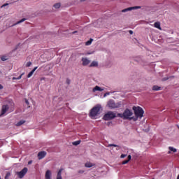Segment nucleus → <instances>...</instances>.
<instances>
[{
  "instance_id": "f257e3e1",
  "label": "nucleus",
  "mask_w": 179,
  "mask_h": 179,
  "mask_svg": "<svg viewBox=\"0 0 179 179\" xmlns=\"http://www.w3.org/2000/svg\"><path fill=\"white\" fill-rule=\"evenodd\" d=\"M134 115V113L129 110V109H126L123 114L122 113H119V117L120 118H123V120H134V121H137V117H132Z\"/></svg>"
},
{
  "instance_id": "f03ea898",
  "label": "nucleus",
  "mask_w": 179,
  "mask_h": 179,
  "mask_svg": "<svg viewBox=\"0 0 179 179\" xmlns=\"http://www.w3.org/2000/svg\"><path fill=\"white\" fill-rule=\"evenodd\" d=\"M133 110L134 111V114L136 115V117H134V118H142V117H143V114L145 113V111H143V109L139 106L136 107L134 106L133 107Z\"/></svg>"
},
{
  "instance_id": "7ed1b4c3",
  "label": "nucleus",
  "mask_w": 179,
  "mask_h": 179,
  "mask_svg": "<svg viewBox=\"0 0 179 179\" xmlns=\"http://www.w3.org/2000/svg\"><path fill=\"white\" fill-rule=\"evenodd\" d=\"M100 108H101V106L100 105H96L95 107H94L90 111V117H92V118L97 117V115H99V113L100 112Z\"/></svg>"
},
{
  "instance_id": "20e7f679",
  "label": "nucleus",
  "mask_w": 179,
  "mask_h": 179,
  "mask_svg": "<svg viewBox=\"0 0 179 179\" xmlns=\"http://www.w3.org/2000/svg\"><path fill=\"white\" fill-rule=\"evenodd\" d=\"M117 117V114L113 111H108L103 115V120L105 121H110V120H114Z\"/></svg>"
},
{
  "instance_id": "39448f33",
  "label": "nucleus",
  "mask_w": 179,
  "mask_h": 179,
  "mask_svg": "<svg viewBox=\"0 0 179 179\" xmlns=\"http://www.w3.org/2000/svg\"><path fill=\"white\" fill-rule=\"evenodd\" d=\"M108 106L109 108H120L121 107V102L115 103L114 100H110L108 102Z\"/></svg>"
},
{
  "instance_id": "423d86ee",
  "label": "nucleus",
  "mask_w": 179,
  "mask_h": 179,
  "mask_svg": "<svg viewBox=\"0 0 179 179\" xmlns=\"http://www.w3.org/2000/svg\"><path fill=\"white\" fill-rule=\"evenodd\" d=\"M28 169L27 167H24L22 171H20V172H17V176L20 178H23V177H24V176H26V174L27 173Z\"/></svg>"
},
{
  "instance_id": "0eeeda50",
  "label": "nucleus",
  "mask_w": 179,
  "mask_h": 179,
  "mask_svg": "<svg viewBox=\"0 0 179 179\" xmlns=\"http://www.w3.org/2000/svg\"><path fill=\"white\" fill-rule=\"evenodd\" d=\"M8 111H9V106L3 105L1 108V113L0 115V117H2V115H5V114H6Z\"/></svg>"
},
{
  "instance_id": "6e6552de",
  "label": "nucleus",
  "mask_w": 179,
  "mask_h": 179,
  "mask_svg": "<svg viewBox=\"0 0 179 179\" xmlns=\"http://www.w3.org/2000/svg\"><path fill=\"white\" fill-rule=\"evenodd\" d=\"M135 9H141V6L129 7L127 8L123 9L122 12L123 13H125V12H129L130 10H135Z\"/></svg>"
},
{
  "instance_id": "1a4fd4ad",
  "label": "nucleus",
  "mask_w": 179,
  "mask_h": 179,
  "mask_svg": "<svg viewBox=\"0 0 179 179\" xmlns=\"http://www.w3.org/2000/svg\"><path fill=\"white\" fill-rule=\"evenodd\" d=\"M47 155V152L45 151H41L38 153V157L39 160H41V159H44L45 156Z\"/></svg>"
},
{
  "instance_id": "9d476101",
  "label": "nucleus",
  "mask_w": 179,
  "mask_h": 179,
  "mask_svg": "<svg viewBox=\"0 0 179 179\" xmlns=\"http://www.w3.org/2000/svg\"><path fill=\"white\" fill-rule=\"evenodd\" d=\"M82 62L83 66H87L89 64H90V60L87 59V57H83L82 58Z\"/></svg>"
},
{
  "instance_id": "9b49d317",
  "label": "nucleus",
  "mask_w": 179,
  "mask_h": 179,
  "mask_svg": "<svg viewBox=\"0 0 179 179\" xmlns=\"http://www.w3.org/2000/svg\"><path fill=\"white\" fill-rule=\"evenodd\" d=\"M52 173L51 172V171L48 170L46 171L45 174V179H52Z\"/></svg>"
},
{
  "instance_id": "f8f14e48",
  "label": "nucleus",
  "mask_w": 179,
  "mask_h": 179,
  "mask_svg": "<svg viewBox=\"0 0 179 179\" xmlns=\"http://www.w3.org/2000/svg\"><path fill=\"white\" fill-rule=\"evenodd\" d=\"M104 90L103 88L100 87L99 86H95V87L93 88L92 92L93 93H96V92H103Z\"/></svg>"
},
{
  "instance_id": "ddd939ff",
  "label": "nucleus",
  "mask_w": 179,
  "mask_h": 179,
  "mask_svg": "<svg viewBox=\"0 0 179 179\" xmlns=\"http://www.w3.org/2000/svg\"><path fill=\"white\" fill-rule=\"evenodd\" d=\"M64 169H60L59 170V171L57 172V179H62V171H63Z\"/></svg>"
},
{
  "instance_id": "4468645a",
  "label": "nucleus",
  "mask_w": 179,
  "mask_h": 179,
  "mask_svg": "<svg viewBox=\"0 0 179 179\" xmlns=\"http://www.w3.org/2000/svg\"><path fill=\"white\" fill-rule=\"evenodd\" d=\"M37 66L34 67L33 69V70L29 73V74L27 75V78H31V76H33V74L34 73V72H36V70L37 69Z\"/></svg>"
},
{
  "instance_id": "2eb2a0df",
  "label": "nucleus",
  "mask_w": 179,
  "mask_h": 179,
  "mask_svg": "<svg viewBox=\"0 0 179 179\" xmlns=\"http://www.w3.org/2000/svg\"><path fill=\"white\" fill-rule=\"evenodd\" d=\"M132 159V157L131 155H128V159H126L122 162V164H127V163H129V161Z\"/></svg>"
},
{
  "instance_id": "dca6fc26",
  "label": "nucleus",
  "mask_w": 179,
  "mask_h": 179,
  "mask_svg": "<svg viewBox=\"0 0 179 179\" xmlns=\"http://www.w3.org/2000/svg\"><path fill=\"white\" fill-rule=\"evenodd\" d=\"M154 27L159 29V30H162V27H160V23L159 22H155Z\"/></svg>"
},
{
  "instance_id": "f3484780",
  "label": "nucleus",
  "mask_w": 179,
  "mask_h": 179,
  "mask_svg": "<svg viewBox=\"0 0 179 179\" xmlns=\"http://www.w3.org/2000/svg\"><path fill=\"white\" fill-rule=\"evenodd\" d=\"M90 66L91 67V68H93V67H94V66H99V62H92V63H91V64L90 65Z\"/></svg>"
},
{
  "instance_id": "a211bd4d",
  "label": "nucleus",
  "mask_w": 179,
  "mask_h": 179,
  "mask_svg": "<svg viewBox=\"0 0 179 179\" xmlns=\"http://www.w3.org/2000/svg\"><path fill=\"white\" fill-rule=\"evenodd\" d=\"M24 122H26V120H20V122L16 123V127H20V126L23 125V124H24Z\"/></svg>"
},
{
  "instance_id": "6ab92c4d",
  "label": "nucleus",
  "mask_w": 179,
  "mask_h": 179,
  "mask_svg": "<svg viewBox=\"0 0 179 179\" xmlns=\"http://www.w3.org/2000/svg\"><path fill=\"white\" fill-rule=\"evenodd\" d=\"M162 87L157 86V85H154L152 87V90H155V92H157L159 90H161Z\"/></svg>"
},
{
  "instance_id": "aec40b11",
  "label": "nucleus",
  "mask_w": 179,
  "mask_h": 179,
  "mask_svg": "<svg viewBox=\"0 0 179 179\" xmlns=\"http://www.w3.org/2000/svg\"><path fill=\"white\" fill-rule=\"evenodd\" d=\"M171 152H173V153H176L177 152V149L173 148V147H169V153H171Z\"/></svg>"
},
{
  "instance_id": "412c9836",
  "label": "nucleus",
  "mask_w": 179,
  "mask_h": 179,
  "mask_svg": "<svg viewBox=\"0 0 179 179\" xmlns=\"http://www.w3.org/2000/svg\"><path fill=\"white\" fill-rule=\"evenodd\" d=\"M26 18H22V20H20V21L17 22L14 26H16V24H20V23H23V22H25Z\"/></svg>"
},
{
  "instance_id": "4be33fe9",
  "label": "nucleus",
  "mask_w": 179,
  "mask_h": 179,
  "mask_svg": "<svg viewBox=\"0 0 179 179\" xmlns=\"http://www.w3.org/2000/svg\"><path fill=\"white\" fill-rule=\"evenodd\" d=\"M54 8H55V9H59V8H61V3H55L54 5Z\"/></svg>"
},
{
  "instance_id": "5701e85b",
  "label": "nucleus",
  "mask_w": 179,
  "mask_h": 179,
  "mask_svg": "<svg viewBox=\"0 0 179 179\" xmlns=\"http://www.w3.org/2000/svg\"><path fill=\"white\" fill-rule=\"evenodd\" d=\"M85 167H87L88 169H90V167H93V164L90 162H87L85 164Z\"/></svg>"
},
{
  "instance_id": "b1692460",
  "label": "nucleus",
  "mask_w": 179,
  "mask_h": 179,
  "mask_svg": "<svg viewBox=\"0 0 179 179\" xmlns=\"http://www.w3.org/2000/svg\"><path fill=\"white\" fill-rule=\"evenodd\" d=\"M80 141H74V142L73 143V145L74 146H78V145H80Z\"/></svg>"
},
{
  "instance_id": "393cba45",
  "label": "nucleus",
  "mask_w": 179,
  "mask_h": 179,
  "mask_svg": "<svg viewBox=\"0 0 179 179\" xmlns=\"http://www.w3.org/2000/svg\"><path fill=\"white\" fill-rule=\"evenodd\" d=\"M92 41H93V39L91 38L90 41L86 42V45H90V44H92Z\"/></svg>"
},
{
  "instance_id": "a878e982",
  "label": "nucleus",
  "mask_w": 179,
  "mask_h": 179,
  "mask_svg": "<svg viewBox=\"0 0 179 179\" xmlns=\"http://www.w3.org/2000/svg\"><path fill=\"white\" fill-rule=\"evenodd\" d=\"M1 61H7L8 57H6V56H2V57H1Z\"/></svg>"
},
{
  "instance_id": "bb28decb",
  "label": "nucleus",
  "mask_w": 179,
  "mask_h": 179,
  "mask_svg": "<svg viewBox=\"0 0 179 179\" xmlns=\"http://www.w3.org/2000/svg\"><path fill=\"white\" fill-rule=\"evenodd\" d=\"M10 177V173L8 172L5 176V179H8Z\"/></svg>"
},
{
  "instance_id": "cd10ccee",
  "label": "nucleus",
  "mask_w": 179,
  "mask_h": 179,
  "mask_svg": "<svg viewBox=\"0 0 179 179\" xmlns=\"http://www.w3.org/2000/svg\"><path fill=\"white\" fill-rule=\"evenodd\" d=\"M26 66H27V68H29V66H31V62H28L26 64Z\"/></svg>"
},
{
  "instance_id": "c85d7f7f",
  "label": "nucleus",
  "mask_w": 179,
  "mask_h": 179,
  "mask_svg": "<svg viewBox=\"0 0 179 179\" xmlns=\"http://www.w3.org/2000/svg\"><path fill=\"white\" fill-rule=\"evenodd\" d=\"M24 75V73H22L19 77L17 78V80H20L22 79V76Z\"/></svg>"
},
{
  "instance_id": "c756f323",
  "label": "nucleus",
  "mask_w": 179,
  "mask_h": 179,
  "mask_svg": "<svg viewBox=\"0 0 179 179\" xmlns=\"http://www.w3.org/2000/svg\"><path fill=\"white\" fill-rule=\"evenodd\" d=\"M121 159H124L125 157H127V155L125 154H122L121 156H120Z\"/></svg>"
},
{
  "instance_id": "7c9ffc66",
  "label": "nucleus",
  "mask_w": 179,
  "mask_h": 179,
  "mask_svg": "<svg viewBox=\"0 0 179 179\" xmlns=\"http://www.w3.org/2000/svg\"><path fill=\"white\" fill-rule=\"evenodd\" d=\"M107 96H110V92L105 93L103 97H107Z\"/></svg>"
},
{
  "instance_id": "2f4dec72",
  "label": "nucleus",
  "mask_w": 179,
  "mask_h": 179,
  "mask_svg": "<svg viewBox=\"0 0 179 179\" xmlns=\"http://www.w3.org/2000/svg\"><path fill=\"white\" fill-rule=\"evenodd\" d=\"M108 146L109 147L113 146L114 148H117V146H118V145H117L115 144H109Z\"/></svg>"
},
{
  "instance_id": "473e14b6",
  "label": "nucleus",
  "mask_w": 179,
  "mask_h": 179,
  "mask_svg": "<svg viewBox=\"0 0 179 179\" xmlns=\"http://www.w3.org/2000/svg\"><path fill=\"white\" fill-rule=\"evenodd\" d=\"M8 5H9V3H4L1 6V8H5V6H8Z\"/></svg>"
},
{
  "instance_id": "72a5a7b5",
  "label": "nucleus",
  "mask_w": 179,
  "mask_h": 179,
  "mask_svg": "<svg viewBox=\"0 0 179 179\" xmlns=\"http://www.w3.org/2000/svg\"><path fill=\"white\" fill-rule=\"evenodd\" d=\"M78 173H79L80 174H83V173H85V171H83V170H80V171H78Z\"/></svg>"
},
{
  "instance_id": "f704fd0d",
  "label": "nucleus",
  "mask_w": 179,
  "mask_h": 179,
  "mask_svg": "<svg viewBox=\"0 0 179 179\" xmlns=\"http://www.w3.org/2000/svg\"><path fill=\"white\" fill-rule=\"evenodd\" d=\"M25 103L26 104H27V106H29V100H27V99H25Z\"/></svg>"
},
{
  "instance_id": "c9c22d12",
  "label": "nucleus",
  "mask_w": 179,
  "mask_h": 179,
  "mask_svg": "<svg viewBox=\"0 0 179 179\" xmlns=\"http://www.w3.org/2000/svg\"><path fill=\"white\" fill-rule=\"evenodd\" d=\"M66 83H67V85H69V83H71V80L69 79H67L66 80Z\"/></svg>"
},
{
  "instance_id": "e433bc0d",
  "label": "nucleus",
  "mask_w": 179,
  "mask_h": 179,
  "mask_svg": "<svg viewBox=\"0 0 179 179\" xmlns=\"http://www.w3.org/2000/svg\"><path fill=\"white\" fill-rule=\"evenodd\" d=\"M129 34H134V31L129 30Z\"/></svg>"
},
{
  "instance_id": "4c0bfd02",
  "label": "nucleus",
  "mask_w": 179,
  "mask_h": 179,
  "mask_svg": "<svg viewBox=\"0 0 179 179\" xmlns=\"http://www.w3.org/2000/svg\"><path fill=\"white\" fill-rule=\"evenodd\" d=\"M2 89H3V86L0 84V90H2Z\"/></svg>"
},
{
  "instance_id": "58836bf2",
  "label": "nucleus",
  "mask_w": 179,
  "mask_h": 179,
  "mask_svg": "<svg viewBox=\"0 0 179 179\" xmlns=\"http://www.w3.org/2000/svg\"><path fill=\"white\" fill-rule=\"evenodd\" d=\"M168 79H169V78H164L162 79V80L166 81V80H168Z\"/></svg>"
},
{
  "instance_id": "ea45409f",
  "label": "nucleus",
  "mask_w": 179,
  "mask_h": 179,
  "mask_svg": "<svg viewBox=\"0 0 179 179\" xmlns=\"http://www.w3.org/2000/svg\"><path fill=\"white\" fill-rule=\"evenodd\" d=\"M13 80H17V78H15V77H13Z\"/></svg>"
},
{
  "instance_id": "a19ab883",
  "label": "nucleus",
  "mask_w": 179,
  "mask_h": 179,
  "mask_svg": "<svg viewBox=\"0 0 179 179\" xmlns=\"http://www.w3.org/2000/svg\"><path fill=\"white\" fill-rule=\"evenodd\" d=\"M31 163H33V161H29V162H28V164L30 165V164H31Z\"/></svg>"
},
{
  "instance_id": "79ce46f5",
  "label": "nucleus",
  "mask_w": 179,
  "mask_h": 179,
  "mask_svg": "<svg viewBox=\"0 0 179 179\" xmlns=\"http://www.w3.org/2000/svg\"><path fill=\"white\" fill-rule=\"evenodd\" d=\"M86 0H80L81 2H85Z\"/></svg>"
},
{
  "instance_id": "37998d69",
  "label": "nucleus",
  "mask_w": 179,
  "mask_h": 179,
  "mask_svg": "<svg viewBox=\"0 0 179 179\" xmlns=\"http://www.w3.org/2000/svg\"><path fill=\"white\" fill-rule=\"evenodd\" d=\"M75 33H76V31H73V32H72V34H75Z\"/></svg>"
},
{
  "instance_id": "c03bdc74",
  "label": "nucleus",
  "mask_w": 179,
  "mask_h": 179,
  "mask_svg": "<svg viewBox=\"0 0 179 179\" xmlns=\"http://www.w3.org/2000/svg\"><path fill=\"white\" fill-rule=\"evenodd\" d=\"M0 179H1V176H0Z\"/></svg>"
},
{
  "instance_id": "a18cd8bd",
  "label": "nucleus",
  "mask_w": 179,
  "mask_h": 179,
  "mask_svg": "<svg viewBox=\"0 0 179 179\" xmlns=\"http://www.w3.org/2000/svg\"><path fill=\"white\" fill-rule=\"evenodd\" d=\"M152 179H155V178H152Z\"/></svg>"
}]
</instances>
